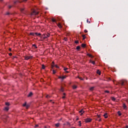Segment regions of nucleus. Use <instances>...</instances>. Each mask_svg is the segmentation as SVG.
<instances>
[{
	"instance_id": "1",
	"label": "nucleus",
	"mask_w": 128,
	"mask_h": 128,
	"mask_svg": "<svg viewBox=\"0 0 128 128\" xmlns=\"http://www.w3.org/2000/svg\"><path fill=\"white\" fill-rule=\"evenodd\" d=\"M32 58H34L32 56H25L24 60H32Z\"/></svg>"
},
{
	"instance_id": "2",
	"label": "nucleus",
	"mask_w": 128,
	"mask_h": 128,
	"mask_svg": "<svg viewBox=\"0 0 128 128\" xmlns=\"http://www.w3.org/2000/svg\"><path fill=\"white\" fill-rule=\"evenodd\" d=\"M37 14H38V12H36V10H33L30 14L31 16H36Z\"/></svg>"
},
{
	"instance_id": "3",
	"label": "nucleus",
	"mask_w": 128,
	"mask_h": 128,
	"mask_svg": "<svg viewBox=\"0 0 128 128\" xmlns=\"http://www.w3.org/2000/svg\"><path fill=\"white\" fill-rule=\"evenodd\" d=\"M50 34H43L42 35V38H44V40H46V38H50Z\"/></svg>"
},
{
	"instance_id": "4",
	"label": "nucleus",
	"mask_w": 128,
	"mask_h": 128,
	"mask_svg": "<svg viewBox=\"0 0 128 128\" xmlns=\"http://www.w3.org/2000/svg\"><path fill=\"white\" fill-rule=\"evenodd\" d=\"M120 84L122 86H126V80H122L120 82Z\"/></svg>"
},
{
	"instance_id": "5",
	"label": "nucleus",
	"mask_w": 128,
	"mask_h": 128,
	"mask_svg": "<svg viewBox=\"0 0 128 128\" xmlns=\"http://www.w3.org/2000/svg\"><path fill=\"white\" fill-rule=\"evenodd\" d=\"M92 120V119L90 118H87L86 119L85 122H90Z\"/></svg>"
},
{
	"instance_id": "6",
	"label": "nucleus",
	"mask_w": 128,
	"mask_h": 128,
	"mask_svg": "<svg viewBox=\"0 0 128 128\" xmlns=\"http://www.w3.org/2000/svg\"><path fill=\"white\" fill-rule=\"evenodd\" d=\"M79 112L80 114V116H82L84 112V109H82L80 111H79Z\"/></svg>"
},
{
	"instance_id": "7",
	"label": "nucleus",
	"mask_w": 128,
	"mask_h": 128,
	"mask_svg": "<svg viewBox=\"0 0 128 128\" xmlns=\"http://www.w3.org/2000/svg\"><path fill=\"white\" fill-rule=\"evenodd\" d=\"M68 68H64V70L66 74H68L69 72L68 71Z\"/></svg>"
},
{
	"instance_id": "8",
	"label": "nucleus",
	"mask_w": 128,
	"mask_h": 128,
	"mask_svg": "<svg viewBox=\"0 0 128 128\" xmlns=\"http://www.w3.org/2000/svg\"><path fill=\"white\" fill-rule=\"evenodd\" d=\"M90 62L92 64H96V62L94 61H92V60H90Z\"/></svg>"
},
{
	"instance_id": "9",
	"label": "nucleus",
	"mask_w": 128,
	"mask_h": 128,
	"mask_svg": "<svg viewBox=\"0 0 128 128\" xmlns=\"http://www.w3.org/2000/svg\"><path fill=\"white\" fill-rule=\"evenodd\" d=\"M58 26L60 28H62V24L60 23H58L57 24Z\"/></svg>"
},
{
	"instance_id": "10",
	"label": "nucleus",
	"mask_w": 128,
	"mask_h": 128,
	"mask_svg": "<svg viewBox=\"0 0 128 128\" xmlns=\"http://www.w3.org/2000/svg\"><path fill=\"white\" fill-rule=\"evenodd\" d=\"M35 34L37 36H42V34L40 33H38V32H36Z\"/></svg>"
},
{
	"instance_id": "11",
	"label": "nucleus",
	"mask_w": 128,
	"mask_h": 128,
	"mask_svg": "<svg viewBox=\"0 0 128 128\" xmlns=\"http://www.w3.org/2000/svg\"><path fill=\"white\" fill-rule=\"evenodd\" d=\"M87 56H89L90 58H94V56L92 55V54H88Z\"/></svg>"
},
{
	"instance_id": "12",
	"label": "nucleus",
	"mask_w": 128,
	"mask_h": 128,
	"mask_svg": "<svg viewBox=\"0 0 128 128\" xmlns=\"http://www.w3.org/2000/svg\"><path fill=\"white\" fill-rule=\"evenodd\" d=\"M104 116L105 118H108V114L107 113H106L104 114Z\"/></svg>"
},
{
	"instance_id": "13",
	"label": "nucleus",
	"mask_w": 128,
	"mask_h": 128,
	"mask_svg": "<svg viewBox=\"0 0 128 128\" xmlns=\"http://www.w3.org/2000/svg\"><path fill=\"white\" fill-rule=\"evenodd\" d=\"M32 96V92H30L28 95V98H30V96Z\"/></svg>"
},
{
	"instance_id": "14",
	"label": "nucleus",
	"mask_w": 128,
	"mask_h": 128,
	"mask_svg": "<svg viewBox=\"0 0 128 128\" xmlns=\"http://www.w3.org/2000/svg\"><path fill=\"white\" fill-rule=\"evenodd\" d=\"M122 106L124 110H126V104H124Z\"/></svg>"
},
{
	"instance_id": "15",
	"label": "nucleus",
	"mask_w": 128,
	"mask_h": 128,
	"mask_svg": "<svg viewBox=\"0 0 128 128\" xmlns=\"http://www.w3.org/2000/svg\"><path fill=\"white\" fill-rule=\"evenodd\" d=\"M76 88H78V87H77L76 86V85H74V86H72V88H73V90H76Z\"/></svg>"
},
{
	"instance_id": "16",
	"label": "nucleus",
	"mask_w": 128,
	"mask_h": 128,
	"mask_svg": "<svg viewBox=\"0 0 128 128\" xmlns=\"http://www.w3.org/2000/svg\"><path fill=\"white\" fill-rule=\"evenodd\" d=\"M52 20L53 22H56V20L54 18L52 19Z\"/></svg>"
},
{
	"instance_id": "17",
	"label": "nucleus",
	"mask_w": 128,
	"mask_h": 128,
	"mask_svg": "<svg viewBox=\"0 0 128 128\" xmlns=\"http://www.w3.org/2000/svg\"><path fill=\"white\" fill-rule=\"evenodd\" d=\"M34 34H36V33H34V32H30V36H34Z\"/></svg>"
},
{
	"instance_id": "18",
	"label": "nucleus",
	"mask_w": 128,
	"mask_h": 128,
	"mask_svg": "<svg viewBox=\"0 0 128 128\" xmlns=\"http://www.w3.org/2000/svg\"><path fill=\"white\" fill-rule=\"evenodd\" d=\"M86 46V44H82V48H85Z\"/></svg>"
},
{
	"instance_id": "19",
	"label": "nucleus",
	"mask_w": 128,
	"mask_h": 128,
	"mask_svg": "<svg viewBox=\"0 0 128 128\" xmlns=\"http://www.w3.org/2000/svg\"><path fill=\"white\" fill-rule=\"evenodd\" d=\"M94 87H91V88H90V90L91 91H92V90H94Z\"/></svg>"
},
{
	"instance_id": "20",
	"label": "nucleus",
	"mask_w": 128,
	"mask_h": 128,
	"mask_svg": "<svg viewBox=\"0 0 128 128\" xmlns=\"http://www.w3.org/2000/svg\"><path fill=\"white\" fill-rule=\"evenodd\" d=\"M118 116H122V113L120 112V111H118Z\"/></svg>"
},
{
	"instance_id": "21",
	"label": "nucleus",
	"mask_w": 128,
	"mask_h": 128,
	"mask_svg": "<svg viewBox=\"0 0 128 128\" xmlns=\"http://www.w3.org/2000/svg\"><path fill=\"white\" fill-rule=\"evenodd\" d=\"M55 126L57 128H58L60 126V123H58V124H56Z\"/></svg>"
},
{
	"instance_id": "22",
	"label": "nucleus",
	"mask_w": 128,
	"mask_h": 128,
	"mask_svg": "<svg viewBox=\"0 0 128 128\" xmlns=\"http://www.w3.org/2000/svg\"><path fill=\"white\" fill-rule=\"evenodd\" d=\"M4 110H6V111L8 110H9L8 106L5 107Z\"/></svg>"
},
{
	"instance_id": "23",
	"label": "nucleus",
	"mask_w": 128,
	"mask_h": 128,
	"mask_svg": "<svg viewBox=\"0 0 128 128\" xmlns=\"http://www.w3.org/2000/svg\"><path fill=\"white\" fill-rule=\"evenodd\" d=\"M32 46L34 47V48H38V46H36V44H33L32 45Z\"/></svg>"
},
{
	"instance_id": "24",
	"label": "nucleus",
	"mask_w": 128,
	"mask_h": 128,
	"mask_svg": "<svg viewBox=\"0 0 128 128\" xmlns=\"http://www.w3.org/2000/svg\"><path fill=\"white\" fill-rule=\"evenodd\" d=\"M54 66H54V62H52V68H54Z\"/></svg>"
},
{
	"instance_id": "25",
	"label": "nucleus",
	"mask_w": 128,
	"mask_h": 128,
	"mask_svg": "<svg viewBox=\"0 0 128 128\" xmlns=\"http://www.w3.org/2000/svg\"><path fill=\"white\" fill-rule=\"evenodd\" d=\"M97 74H98L100 75V71L99 70H97Z\"/></svg>"
},
{
	"instance_id": "26",
	"label": "nucleus",
	"mask_w": 128,
	"mask_h": 128,
	"mask_svg": "<svg viewBox=\"0 0 128 128\" xmlns=\"http://www.w3.org/2000/svg\"><path fill=\"white\" fill-rule=\"evenodd\" d=\"M112 100H113V102H114V100H116V98H114V97H112Z\"/></svg>"
},
{
	"instance_id": "27",
	"label": "nucleus",
	"mask_w": 128,
	"mask_h": 128,
	"mask_svg": "<svg viewBox=\"0 0 128 128\" xmlns=\"http://www.w3.org/2000/svg\"><path fill=\"white\" fill-rule=\"evenodd\" d=\"M78 123H79L80 126H82V122L81 121H79Z\"/></svg>"
},
{
	"instance_id": "28",
	"label": "nucleus",
	"mask_w": 128,
	"mask_h": 128,
	"mask_svg": "<svg viewBox=\"0 0 128 128\" xmlns=\"http://www.w3.org/2000/svg\"><path fill=\"white\" fill-rule=\"evenodd\" d=\"M42 68L43 70H44V68H46V66H44V65L42 64Z\"/></svg>"
},
{
	"instance_id": "29",
	"label": "nucleus",
	"mask_w": 128,
	"mask_h": 128,
	"mask_svg": "<svg viewBox=\"0 0 128 128\" xmlns=\"http://www.w3.org/2000/svg\"><path fill=\"white\" fill-rule=\"evenodd\" d=\"M52 72H53V74H56V71L55 70H53Z\"/></svg>"
},
{
	"instance_id": "30",
	"label": "nucleus",
	"mask_w": 128,
	"mask_h": 128,
	"mask_svg": "<svg viewBox=\"0 0 128 128\" xmlns=\"http://www.w3.org/2000/svg\"><path fill=\"white\" fill-rule=\"evenodd\" d=\"M82 36L83 38V40H86V36L82 35Z\"/></svg>"
},
{
	"instance_id": "31",
	"label": "nucleus",
	"mask_w": 128,
	"mask_h": 128,
	"mask_svg": "<svg viewBox=\"0 0 128 128\" xmlns=\"http://www.w3.org/2000/svg\"><path fill=\"white\" fill-rule=\"evenodd\" d=\"M66 76H62V80H64V78H66Z\"/></svg>"
},
{
	"instance_id": "32",
	"label": "nucleus",
	"mask_w": 128,
	"mask_h": 128,
	"mask_svg": "<svg viewBox=\"0 0 128 128\" xmlns=\"http://www.w3.org/2000/svg\"><path fill=\"white\" fill-rule=\"evenodd\" d=\"M80 46H78L76 47V50H80Z\"/></svg>"
},
{
	"instance_id": "33",
	"label": "nucleus",
	"mask_w": 128,
	"mask_h": 128,
	"mask_svg": "<svg viewBox=\"0 0 128 128\" xmlns=\"http://www.w3.org/2000/svg\"><path fill=\"white\" fill-rule=\"evenodd\" d=\"M6 106H10V103L8 102H6Z\"/></svg>"
},
{
	"instance_id": "34",
	"label": "nucleus",
	"mask_w": 128,
	"mask_h": 128,
	"mask_svg": "<svg viewBox=\"0 0 128 128\" xmlns=\"http://www.w3.org/2000/svg\"><path fill=\"white\" fill-rule=\"evenodd\" d=\"M64 40L65 42H68V38H64Z\"/></svg>"
},
{
	"instance_id": "35",
	"label": "nucleus",
	"mask_w": 128,
	"mask_h": 128,
	"mask_svg": "<svg viewBox=\"0 0 128 128\" xmlns=\"http://www.w3.org/2000/svg\"><path fill=\"white\" fill-rule=\"evenodd\" d=\"M20 10H21L22 12H24V8H22Z\"/></svg>"
},
{
	"instance_id": "36",
	"label": "nucleus",
	"mask_w": 128,
	"mask_h": 128,
	"mask_svg": "<svg viewBox=\"0 0 128 128\" xmlns=\"http://www.w3.org/2000/svg\"><path fill=\"white\" fill-rule=\"evenodd\" d=\"M60 90L61 92H64V88H61V89H60Z\"/></svg>"
},
{
	"instance_id": "37",
	"label": "nucleus",
	"mask_w": 128,
	"mask_h": 128,
	"mask_svg": "<svg viewBox=\"0 0 128 128\" xmlns=\"http://www.w3.org/2000/svg\"><path fill=\"white\" fill-rule=\"evenodd\" d=\"M26 106V102H25L24 104H23V106Z\"/></svg>"
},
{
	"instance_id": "38",
	"label": "nucleus",
	"mask_w": 128,
	"mask_h": 128,
	"mask_svg": "<svg viewBox=\"0 0 128 128\" xmlns=\"http://www.w3.org/2000/svg\"><path fill=\"white\" fill-rule=\"evenodd\" d=\"M104 92H106L107 94L110 93V91H108V90H105Z\"/></svg>"
},
{
	"instance_id": "39",
	"label": "nucleus",
	"mask_w": 128,
	"mask_h": 128,
	"mask_svg": "<svg viewBox=\"0 0 128 128\" xmlns=\"http://www.w3.org/2000/svg\"><path fill=\"white\" fill-rule=\"evenodd\" d=\"M74 42L75 44H78V40H76Z\"/></svg>"
},
{
	"instance_id": "40",
	"label": "nucleus",
	"mask_w": 128,
	"mask_h": 128,
	"mask_svg": "<svg viewBox=\"0 0 128 128\" xmlns=\"http://www.w3.org/2000/svg\"><path fill=\"white\" fill-rule=\"evenodd\" d=\"M86 22H88V24H90V22L88 21V19H87Z\"/></svg>"
},
{
	"instance_id": "41",
	"label": "nucleus",
	"mask_w": 128,
	"mask_h": 128,
	"mask_svg": "<svg viewBox=\"0 0 128 128\" xmlns=\"http://www.w3.org/2000/svg\"><path fill=\"white\" fill-rule=\"evenodd\" d=\"M55 67L56 68H60L58 65H55Z\"/></svg>"
},
{
	"instance_id": "42",
	"label": "nucleus",
	"mask_w": 128,
	"mask_h": 128,
	"mask_svg": "<svg viewBox=\"0 0 128 128\" xmlns=\"http://www.w3.org/2000/svg\"><path fill=\"white\" fill-rule=\"evenodd\" d=\"M9 56H12V53H10V54H9Z\"/></svg>"
},
{
	"instance_id": "43",
	"label": "nucleus",
	"mask_w": 128,
	"mask_h": 128,
	"mask_svg": "<svg viewBox=\"0 0 128 128\" xmlns=\"http://www.w3.org/2000/svg\"><path fill=\"white\" fill-rule=\"evenodd\" d=\"M28 106H29L28 105H26V108H28Z\"/></svg>"
},
{
	"instance_id": "44",
	"label": "nucleus",
	"mask_w": 128,
	"mask_h": 128,
	"mask_svg": "<svg viewBox=\"0 0 128 128\" xmlns=\"http://www.w3.org/2000/svg\"><path fill=\"white\" fill-rule=\"evenodd\" d=\"M27 0H23L22 2H26Z\"/></svg>"
},
{
	"instance_id": "45",
	"label": "nucleus",
	"mask_w": 128,
	"mask_h": 128,
	"mask_svg": "<svg viewBox=\"0 0 128 128\" xmlns=\"http://www.w3.org/2000/svg\"><path fill=\"white\" fill-rule=\"evenodd\" d=\"M84 32H88V30H84Z\"/></svg>"
},
{
	"instance_id": "46",
	"label": "nucleus",
	"mask_w": 128,
	"mask_h": 128,
	"mask_svg": "<svg viewBox=\"0 0 128 128\" xmlns=\"http://www.w3.org/2000/svg\"><path fill=\"white\" fill-rule=\"evenodd\" d=\"M58 78H61V79L62 80V77L60 76H58Z\"/></svg>"
},
{
	"instance_id": "47",
	"label": "nucleus",
	"mask_w": 128,
	"mask_h": 128,
	"mask_svg": "<svg viewBox=\"0 0 128 128\" xmlns=\"http://www.w3.org/2000/svg\"><path fill=\"white\" fill-rule=\"evenodd\" d=\"M46 98H50V96L47 95V96H46Z\"/></svg>"
},
{
	"instance_id": "48",
	"label": "nucleus",
	"mask_w": 128,
	"mask_h": 128,
	"mask_svg": "<svg viewBox=\"0 0 128 128\" xmlns=\"http://www.w3.org/2000/svg\"><path fill=\"white\" fill-rule=\"evenodd\" d=\"M9 51H10V52H12V48H9Z\"/></svg>"
},
{
	"instance_id": "49",
	"label": "nucleus",
	"mask_w": 128,
	"mask_h": 128,
	"mask_svg": "<svg viewBox=\"0 0 128 128\" xmlns=\"http://www.w3.org/2000/svg\"><path fill=\"white\" fill-rule=\"evenodd\" d=\"M62 98H66V96H63Z\"/></svg>"
},
{
	"instance_id": "50",
	"label": "nucleus",
	"mask_w": 128,
	"mask_h": 128,
	"mask_svg": "<svg viewBox=\"0 0 128 128\" xmlns=\"http://www.w3.org/2000/svg\"><path fill=\"white\" fill-rule=\"evenodd\" d=\"M12 8V6H9V8Z\"/></svg>"
},
{
	"instance_id": "51",
	"label": "nucleus",
	"mask_w": 128,
	"mask_h": 128,
	"mask_svg": "<svg viewBox=\"0 0 128 128\" xmlns=\"http://www.w3.org/2000/svg\"><path fill=\"white\" fill-rule=\"evenodd\" d=\"M36 128H37V126H38V125H36L35 126Z\"/></svg>"
},
{
	"instance_id": "52",
	"label": "nucleus",
	"mask_w": 128,
	"mask_h": 128,
	"mask_svg": "<svg viewBox=\"0 0 128 128\" xmlns=\"http://www.w3.org/2000/svg\"><path fill=\"white\" fill-rule=\"evenodd\" d=\"M80 80H82V78H79Z\"/></svg>"
},
{
	"instance_id": "53",
	"label": "nucleus",
	"mask_w": 128,
	"mask_h": 128,
	"mask_svg": "<svg viewBox=\"0 0 128 128\" xmlns=\"http://www.w3.org/2000/svg\"><path fill=\"white\" fill-rule=\"evenodd\" d=\"M76 120H78V118H76Z\"/></svg>"
},
{
	"instance_id": "54",
	"label": "nucleus",
	"mask_w": 128,
	"mask_h": 128,
	"mask_svg": "<svg viewBox=\"0 0 128 128\" xmlns=\"http://www.w3.org/2000/svg\"><path fill=\"white\" fill-rule=\"evenodd\" d=\"M9 14L8 13H7L6 14Z\"/></svg>"
},
{
	"instance_id": "55",
	"label": "nucleus",
	"mask_w": 128,
	"mask_h": 128,
	"mask_svg": "<svg viewBox=\"0 0 128 128\" xmlns=\"http://www.w3.org/2000/svg\"><path fill=\"white\" fill-rule=\"evenodd\" d=\"M126 128H128V126H126Z\"/></svg>"
},
{
	"instance_id": "56",
	"label": "nucleus",
	"mask_w": 128,
	"mask_h": 128,
	"mask_svg": "<svg viewBox=\"0 0 128 128\" xmlns=\"http://www.w3.org/2000/svg\"><path fill=\"white\" fill-rule=\"evenodd\" d=\"M45 128H46V127L45 126Z\"/></svg>"
}]
</instances>
